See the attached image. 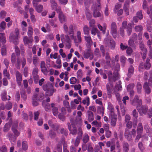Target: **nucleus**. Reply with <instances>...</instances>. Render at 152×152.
Masks as SVG:
<instances>
[{"instance_id": "4468645a", "label": "nucleus", "mask_w": 152, "mask_h": 152, "mask_svg": "<svg viewBox=\"0 0 152 152\" xmlns=\"http://www.w3.org/2000/svg\"><path fill=\"white\" fill-rule=\"evenodd\" d=\"M139 47L140 50L143 53H147V49L145 47L143 42L142 41H140L139 42Z\"/></svg>"}, {"instance_id": "1a4fd4ad", "label": "nucleus", "mask_w": 152, "mask_h": 152, "mask_svg": "<svg viewBox=\"0 0 152 152\" xmlns=\"http://www.w3.org/2000/svg\"><path fill=\"white\" fill-rule=\"evenodd\" d=\"M124 135L128 140L130 141L132 140V135L130 134L129 130L127 129H126L125 130Z\"/></svg>"}, {"instance_id": "de8ad7c7", "label": "nucleus", "mask_w": 152, "mask_h": 152, "mask_svg": "<svg viewBox=\"0 0 152 152\" xmlns=\"http://www.w3.org/2000/svg\"><path fill=\"white\" fill-rule=\"evenodd\" d=\"M140 19H141L142 18V15L141 11H139L137 12V16Z\"/></svg>"}, {"instance_id": "4d7b16f0", "label": "nucleus", "mask_w": 152, "mask_h": 152, "mask_svg": "<svg viewBox=\"0 0 152 152\" xmlns=\"http://www.w3.org/2000/svg\"><path fill=\"white\" fill-rule=\"evenodd\" d=\"M58 118L60 120L62 121H64L65 118V117L64 115H63L61 113H59L58 115Z\"/></svg>"}, {"instance_id": "9b49d317", "label": "nucleus", "mask_w": 152, "mask_h": 152, "mask_svg": "<svg viewBox=\"0 0 152 152\" xmlns=\"http://www.w3.org/2000/svg\"><path fill=\"white\" fill-rule=\"evenodd\" d=\"M15 75L18 84L20 86L22 80V75L18 71L16 72Z\"/></svg>"}, {"instance_id": "603ef678", "label": "nucleus", "mask_w": 152, "mask_h": 152, "mask_svg": "<svg viewBox=\"0 0 152 152\" xmlns=\"http://www.w3.org/2000/svg\"><path fill=\"white\" fill-rule=\"evenodd\" d=\"M70 132V133L73 135H75L77 133V129H70L69 130Z\"/></svg>"}, {"instance_id": "4c0bfd02", "label": "nucleus", "mask_w": 152, "mask_h": 152, "mask_svg": "<svg viewBox=\"0 0 152 152\" xmlns=\"http://www.w3.org/2000/svg\"><path fill=\"white\" fill-rule=\"evenodd\" d=\"M16 57L15 53L12 54L11 57V61L12 64H14L16 61Z\"/></svg>"}, {"instance_id": "a878e982", "label": "nucleus", "mask_w": 152, "mask_h": 152, "mask_svg": "<svg viewBox=\"0 0 152 152\" xmlns=\"http://www.w3.org/2000/svg\"><path fill=\"white\" fill-rule=\"evenodd\" d=\"M56 133L55 131L53 130H50L49 131V136L51 139H54L56 136Z\"/></svg>"}, {"instance_id": "c03bdc74", "label": "nucleus", "mask_w": 152, "mask_h": 152, "mask_svg": "<svg viewBox=\"0 0 152 152\" xmlns=\"http://www.w3.org/2000/svg\"><path fill=\"white\" fill-rule=\"evenodd\" d=\"M100 32L96 28H93L91 31V34L94 35H96V33H98Z\"/></svg>"}, {"instance_id": "338daca9", "label": "nucleus", "mask_w": 152, "mask_h": 152, "mask_svg": "<svg viewBox=\"0 0 152 152\" xmlns=\"http://www.w3.org/2000/svg\"><path fill=\"white\" fill-rule=\"evenodd\" d=\"M39 113L38 111H37L34 113V119L35 120H37L38 118Z\"/></svg>"}, {"instance_id": "0eeeda50", "label": "nucleus", "mask_w": 152, "mask_h": 152, "mask_svg": "<svg viewBox=\"0 0 152 152\" xmlns=\"http://www.w3.org/2000/svg\"><path fill=\"white\" fill-rule=\"evenodd\" d=\"M144 129L149 136H152V128L150 127L147 124H145L144 126Z\"/></svg>"}, {"instance_id": "3c124183", "label": "nucleus", "mask_w": 152, "mask_h": 152, "mask_svg": "<svg viewBox=\"0 0 152 152\" xmlns=\"http://www.w3.org/2000/svg\"><path fill=\"white\" fill-rule=\"evenodd\" d=\"M77 81L76 78L74 77H72L70 80V83L72 84L75 83Z\"/></svg>"}, {"instance_id": "412c9836", "label": "nucleus", "mask_w": 152, "mask_h": 152, "mask_svg": "<svg viewBox=\"0 0 152 152\" xmlns=\"http://www.w3.org/2000/svg\"><path fill=\"white\" fill-rule=\"evenodd\" d=\"M143 132V127L141 123H139L138 125L137 133V134H142Z\"/></svg>"}, {"instance_id": "473e14b6", "label": "nucleus", "mask_w": 152, "mask_h": 152, "mask_svg": "<svg viewBox=\"0 0 152 152\" xmlns=\"http://www.w3.org/2000/svg\"><path fill=\"white\" fill-rule=\"evenodd\" d=\"M86 13L87 19L88 20H90L91 18V15L89 12V10L86 8Z\"/></svg>"}, {"instance_id": "f8f14e48", "label": "nucleus", "mask_w": 152, "mask_h": 152, "mask_svg": "<svg viewBox=\"0 0 152 152\" xmlns=\"http://www.w3.org/2000/svg\"><path fill=\"white\" fill-rule=\"evenodd\" d=\"M97 10V7H94L93 10V15L95 18L99 17L101 16V13Z\"/></svg>"}, {"instance_id": "c9c22d12", "label": "nucleus", "mask_w": 152, "mask_h": 152, "mask_svg": "<svg viewBox=\"0 0 152 152\" xmlns=\"http://www.w3.org/2000/svg\"><path fill=\"white\" fill-rule=\"evenodd\" d=\"M106 88L107 94L110 95L112 91V88H110V85L108 84H107L106 85Z\"/></svg>"}, {"instance_id": "ddd939ff", "label": "nucleus", "mask_w": 152, "mask_h": 152, "mask_svg": "<svg viewBox=\"0 0 152 152\" xmlns=\"http://www.w3.org/2000/svg\"><path fill=\"white\" fill-rule=\"evenodd\" d=\"M89 137L88 135L87 134H85L83 137V144L82 147H83V149L84 147L85 146V148H86V143L88 142L89 141Z\"/></svg>"}, {"instance_id": "052dcab7", "label": "nucleus", "mask_w": 152, "mask_h": 152, "mask_svg": "<svg viewBox=\"0 0 152 152\" xmlns=\"http://www.w3.org/2000/svg\"><path fill=\"white\" fill-rule=\"evenodd\" d=\"M5 107L7 109H10L12 107V104L11 102H9L6 105Z\"/></svg>"}, {"instance_id": "6ab92c4d", "label": "nucleus", "mask_w": 152, "mask_h": 152, "mask_svg": "<svg viewBox=\"0 0 152 152\" xmlns=\"http://www.w3.org/2000/svg\"><path fill=\"white\" fill-rule=\"evenodd\" d=\"M20 93L21 97L24 101H26L27 99V96L25 90L23 89L20 90Z\"/></svg>"}, {"instance_id": "864d4df0", "label": "nucleus", "mask_w": 152, "mask_h": 152, "mask_svg": "<svg viewBox=\"0 0 152 152\" xmlns=\"http://www.w3.org/2000/svg\"><path fill=\"white\" fill-rule=\"evenodd\" d=\"M69 34H72V35L74 34V31H73V27L72 25H71L70 26L69 28Z\"/></svg>"}, {"instance_id": "c85d7f7f", "label": "nucleus", "mask_w": 152, "mask_h": 152, "mask_svg": "<svg viewBox=\"0 0 152 152\" xmlns=\"http://www.w3.org/2000/svg\"><path fill=\"white\" fill-rule=\"evenodd\" d=\"M10 124L6 123L4 126L3 131L4 132H7L8 131L10 128Z\"/></svg>"}, {"instance_id": "c756f323", "label": "nucleus", "mask_w": 152, "mask_h": 152, "mask_svg": "<svg viewBox=\"0 0 152 152\" xmlns=\"http://www.w3.org/2000/svg\"><path fill=\"white\" fill-rule=\"evenodd\" d=\"M50 2L51 4V6L53 9L55 10L57 8V4L55 2V0H50Z\"/></svg>"}, {"instance_id": "7c9ffc66", "label": "nucleus", "mask_w": 152, "mask_h": 152, "mask_svg": "<svg viewBox=\"0 0 152 152\" xmlns=\"http://www.w3.org/2000/svg\"><path fill=\"white\" fill-rule=\"evenodd\" d=\"M21 61V60L19 58V56L17 57V62L15 66L18 69H20V68Z\"/></svg>"}, {"instance_id": "49530a36", "label": "nucleus", "mask_w": 152, "mask_h": 152, "mask_svg": "<svg viewBox=\"0 0 152 152\" xmlns=\"http://www.w3.org/2000/svg\"><path fill=\"white\" fill-rule=\"evenodd\" d=\"M83 31L85 34H89V28L87 26H85L83 27Z\"/></svg>"}, {"instance_id": "e2e57ef3", "label": "nucleus", "mask_w": 152, "mask_h": 152, "mask_svg": "<svg viewBox=\"0 0 152 152\" xmlns=\"http://www.w3.org/2000/svg\"><path fill=\"white\" fill-rule=\"evenodd\" d=\"M22 116L23 118L26 121H27L28 119V115L26 113L23 112H22Z\"/></svg>"}, {"instance_id": "393cba45", "label": "nucleus", "mask_w": 152, "mask_h": 152, "mask_svg": "<svg viewBox=\"0 0 152 152\" xmlns=\"http://www.w3.org/2000/svg\"><path fill=\"white\" fill-rule=\"evenodd\" d=\"M0 42H1L3 44H4L6 42L4 34V33H0Z\"/></svg>"}, {"instance_id": "423d86ee", "label": "nucleus", "mask_w": 152, "mask_h": 152, "mask_svg": "<svg viewBox=\"0 0 152 152\" xmlns=\"http://www.w3.org/2000/svg\"><path fill=\"white\" fill-rule=\"evenodd\" d=\"M134 72V68L132 65H130L129 68L128 69V72L127 73L128 77L126 78V80L128 81L129 80V78L131 77L133 75Z\"/></svg>"}, {"instance_id": "0e129e2a", "label": "nucleus", "mask_w": 152, "mask_h": 152, "mask_svg": "<svg viewBox=\"0 0 152 152\" xmlns=\"http://www.w3.org/2000/svg\"><path fill=\"white\" fill-rule=\"evenodd\" d=\"M132 115L135 118V119H137L138 117V113L136 109H134L133 110Z\"/></svg>"}, {"instance_id": "a211bd4d", "label": "nucleus", "mask_w": 152, "mask_h": 152, "mask_svg": "<svg viewBox=\"0 0 152 152\" xmlns=\"http://www.w3.org/2000/svg\"><path fill=\"white\" fill-rule=\"evenodd\" d=\"M123 151L125 152H128L129 149V145L126 142H124L123 144Z\"/></svg>"}, {"instance_id": "09e8293b", "label": "nucleus", "mask_w": 152, "mask_h": 152, "mask_svg": "<svg viewBox=\"0 0 152 152\" xmlns=\"http://www.w3.org/2000/svg\"><path fill=\"white\" fill-rule=\"evenodd\" d=\"M121 4H117L115 6V9L114 12L115 13H116L117 12V10H118L121 7Z\"/></svg>"}, {"instance_id": "7ed1b4c3", "label": "nucleus", "mask_w": 152, "mask_h": 152, "mask_svg": "<svg viewBox=\"0 0 152 152\" xmlns=\"http://www.w3.org/2000/svg\"><path fill=\"white\" fill-rule=\"evenodd\" d=\"M117 28L115 23L114 22H112L111 25V30L112 35L114 38H115L117 37Z\"/></svg>"}, {"instance_id": "72a5a7b5", "label": "nucleus", "mask_w": 152, "mask_h": 152, "mask_svg": "<svg viewBox=\"0 0 152 152\" xmlns=\"http://www.w3.org/2000/svg\"><path fill=\"white\" fill-rule=\"evenodd\" d=\"M134 86V84L133 83L129 84L127 86V91H129L131 90H132Z\"/></svg>"}, {"instance_id": "aec40b11", "label": "nucleus", "mask_w": 152, "mask_h": 152, "mask_svg": "<svg viewBox=\"0 0 152 152\" xmlns=\"http://www.w3.org/2000/svg\"><path fill=\"white\" fill-rule=\"evenodd\" d=\"M59 20L61 23H63L66 21V17L63 12L60 13L58 15Z\"/></svg>"}, {"instance_id": "20e7f679", "label": "nucleus", "mask_w": 152, "mask_h": 152, "mask_svg": "<svg viewBox=\"0 0 152 152\" xmlns=\"http://www.w3.org/2000/svg\"><path fill=\"white\" fill-rule=\"evenodd\" d=\"M137 109L140 115L142 114H146L148 110V108L145 106L139 105L137 106Z\"/></svg>"}, {"instance_id": "774afa93", "label": "nucleus", "mask_w": 152, "mask_h": 152, "mask_svg": "<svg viewBox=\"0 0 152 152\" xmlns=\"http://www.w3.org/2000/svg\"><path fill=\"white\" fill-rule=\"evenodd\" d=\"M88 152H93L94 151L93 148L91 146V145L90 144H88Z\"/></svg>"}, {"instance_id": "e433bc0d", "label": "nucleus", "mask_w": 152, "mask_h": 152, "mask_svg": "<svg viewBox=\"0 0 152 152\" xmlns=\"http://www.w3.org/2000/svg\"><path fill=\"white\" fill-rule=\"evenodd\" d=\"M134 29L136 31L140 32L142 30L143 27L141 25L137 26L135 27Z\"/></svg>"}, {"instance_id": "79ce46f5", "label": "nucleus", "mask_w": 152, "mask_h": 152, "mask_svg": "<svg viewBox=\"0 0 152 152\" xmlns=\"http://www.w3.org/2000/svg\"><path fill=\"white\" fill-rule=\"evenodd\" d=\"M126 59V57L123 56H121L120 57V61L122 64V66H124L125 65Z\"/></svg>"}, {"instance_id": "ea45409f", "label": "nucleus", "mask_w": 152, "mask_h": 152, "mask_svg": "<svg viewBox=\"0 0 152 152\" xmlns=\"http://www.w3.org/2000/svg\"><path fill=\"white\" fill-rule=\"evenodd\" d=\"M104 108L102 106H98L97 107V112L98 113H101L102 112L104 111Z\"/></svg>"}, {"instance_id": "5fc2aeb1", "label": "nucleus", "mask_w": 152, "mask_h": 152, "mask_svg": "<svg viewBox=\"0 0 152 152\" xmlns=\"http://www.w3.org/2000/svg\"><path fill=\"white\" fill-rule=\"evenodd\" d=\"M15 50L17 56H19L20 55V51L19 48L16 45L15 46Z\"/></svg>"}, {"instance_id": "13d9d810", "label": "nucleus", "mask_w": 152, "mask_h": 152, "mask_svg": "<svg viewBox=\"0 0 152 152\" xmlns=\"http://www.w3.org/2000/svg\"><path fill=\"white\" fill-rule=\"evenodd\" d=\"M45 110L47 111H48L49 110H50V106L49 103L46 104L44 106Z\"/></svg>"}, {"instance_id": "58836bf2", "label": "nucleus", "mask_w": 152, "mask_h": 152, "mask_svg": "<svg viewBox=\"0 0 152 152\" xmlns=\"http://www.w3.org/2000/svg\"><path fill=\"white\" fill-rule=\"evenodd\" d=\"M22 149L24 151H26L28 148V145L26 141H23L22 142Z\"/></svg>"}, {"instance_id": "39448f33", "label": "nucleus", "mask_w": 152, "mask_h": 152, "mask_svg": "<svg viewBox=\"0 0 152 152\" xmlns=\"http://www.w3.org/2000/svg\"><path fill=\"white\" fill-rule=\"evenodd\" d=\"M142 100L141 99H139V98L137 96H135L134 99L132 101V104L134 106H139L142 105Z\"/></svg>"}, {"instance_id": "f704fd0d", "label": "nucleus", "mask_w": 152, "mask_h": 152, "mask_svg": "<svg viewBox=\"0 0 152 152\" xmlns=\"http://www.w3.org/2000/svg\"><path fill=\"white\" fill-rule=\"evenodd\" d=\"M34 79V82L35 83L37 84L38 83V80L39 79V76L37 74H32Z\"/></svg>"}, {"instance_id": "37998d69", "label": "nucleus", "mask_w": 152, "mask_h": 152, "mask_svg": "<svg viewBox=\"0 0 152 152\" xmlns=\"http://www.w3.org/2000/svg\"><path fill=\"white\" fill-rule=\"evenodd\" d=\"M100 50L102 52L103 56H104L105 55V48L103 45H101L100 47Z\"/></svg>"}, {"instance_id": "680f3d73", "label": "nucleus", "mask_w": 152, "mask_h": 152, "mask_svg": "<svg viewBox=\"0 0 152 152\" xmlns=\"http://www.w3.org/2000/svg\"><path fill=\"white\" fill-rule=\"evenodd\" d=\"M6 15V12L4 11H2L0 13V17L2 19H3Z\"/></svg>"}, {"instance_id": "2f4dec72", "label": "nucleus", "mask_w": 152, "mask_h": 152, "mask_svg": "<svg viewBox=\"0 0 152 152\" xmlns=\"http://www.w3.org/2000/svg\"><path fill=\"white\" fill-rule=\"evenodd\" d=\"M137 91L138 93L140 94L141 92L142 85L139 82L137 83Z\"/></svg>"}, {"instance_id": "bb28decb", "label": "nucleus", "mask_w": 152, "mask_h": 152, "mask_svg": "<svg viewBox=\"0 0 152 152\" xmlns=\"http://www.w3.org/2000/svg\"><path fill=\"white\" fill-rule=\"evenodd\" d=\"M108 41L110 43L111 48L112 49H114L115 46V42L113 39H108Z\"/></svg>"}, {"instance_id": "6e6d98bb", "label": "nucleus", "mask_w": 152, "mask_h": 152, "mask_svg": "<svg viewBox=\"0 0 152 152\" xmlns=\"http://www.w3.org/2000/svg\"><path fill=\"white\" fill-rule=\"evenodd\" d=\"M12 131L16 137H18L19 135L20 132L17 130V129L12 130Z\"/></svg>"}, {"instance_id": "9d476101", "label": "nucleus", "mask_w": 152, "mask_h": 152, "mask_svg": "<svg viewBox=\"0 0 152 152\" xmlns=\"http://www.w3.org/2000/svg\"><path fill=\"white\" fill-rule=\"evenodd\" d=\"M84 57L86 58H88L89 57L93 58V53L91 51V48H89L87 50V51L84 53Z\"/></svg>"}, {"instance_id": "f257e3e1", "label": "nucleus", "mask_w": 152, "mask_h": 152, "mask_svg": "<svg viewBox=\"0 0 152 152\" xmlns=\"http://www.w3.org/2000/svg\"><path fill=\"white\" fill-rule=\"evenodd\" d=\"M42 88L44 91H46L45 93L46 98H47L48 96H50L53 95L54 92L56 91V90L53 89L52 84L49 83L43 85Z\"/></svg>"}, {"instance_id": "4be33fe9", "label": "nucleus", "mask_w": 152, "mask_h": 152, "mask_svg": "<svg viewBox=\"0 0 152 152\" xmlns=\"http://www.w3.org/2000/svg\"><path fill=\"white\" fill-rule=\"evenodd\" d=\"M7 136L8 137L10 141H12L13 142L15 141L16 139V136L12 133H8L7 134Z\"/></svg>"}, {"instance_id": "f3484780", "label": "nucleus", "mask_w": 152, "mask_h": 152, "mask_svg": "<svg viewBox=\"0 0 152 152\" xmlns=\"http://www.w3.org/2000/svg\"><path fill=\"white\" fill-rule=\"evenodd\" d=\"M88 115V120L90 121H93L94 119V115L92 112L91 111L88 110L87 111Z\"/></svg>"}, {"instance_id": "dca6fc26", "label": "nucleus", "mask_w": 152, "mask_h": 152, "mask_svg": "<svg viewBox=\"0 0 152 152\" xmlns=\"http://www.w3.org/2000/svg\"><path fill=\"white\" fill-rule=\"evenodd\" d=\"M33 7H35V9L38 12L40 13L41 12L43 9V7L41 4L38 5L37 4L33 5Z\"/></svg>"}, {"instance_id": "69168bd1", "label": "nucleus", "mask_w": 152, "mask_h": 152, "mask_svg": "<svg viewBox=\"0 0 152 152\" xmlns=\"http://www.w3.org/2000/svg\"><path fill=\"white\" fill-rule=\"evenodd\" d=\"M134 40H133L132 39H129L128 41V44L129 46L133 47L134 46Z\"/></svg>"}, {"instance_id": "8fccbe9b", "label": "nucleus", "mask_w": 152, "mask_h": 152, "mask_svg": "<svg viewBox=\"0 0 152 152\" xmlns=\"http://www.w3.org/2000/svg\"><path fill=\"white\" fill-rule=\"evenodd\" d=\"M18 126V122H14L13 125L12 127V130L17 129Z\"/></svg>"}, {"instance_id": "5701e85b", "label": "nucleus", "mask_w": 152, "mask_h": 152, "mask_svg": "<svg viewBox=\"0 0 152 152\" xmlns=\"http://www.w3.org/2000/svg\"><path fill=\"white\" fill-rule=\"evenodd\" d=\"M150 59L147 58L146 61L145 62L144 64V66L145 68L146 69H150L151 66V64L149 62Z\"/></svg>"}, {"instance_id": "bf43d9fd", "label": "nucleus", "mask_w": 152, "mask_h": 152, "mask_svg": "<svg viewBox=\"0 0 152 152\" xmlns=\"http://www.w3.org/2000/svg\"><path fill=\"white\" fill-rule=\"evenodd\" d=\"M56 149L58 152H62V146L61 144H57Z\"/></svg>"}, {"instance_id": "a18cd8bd", "label": "nucleus", "mask_w": 152, "mask_h": 152, "mask_svg": "<svg viewBox=\"0 0 152 152\" xmlns=\"http://www.w3.org/2000/svg\"><path fill=\"white\" fill-rule=\"evenodd\" d=\"M53 113L54 116H56L58 113V108L56 107H54L52 109Z\"/></svg>"}, {"instance_id": "2eb2a0df", "label": "nucleus", "mask_w": 152, "mask_h": 152, "mask_svg": "<svg viewBox=\"0 0 152 152\" xmlns=\"http://www.w3.org/2000/svg\"><path fill=\"white\" fill-rule=\"evenodd\" d=\"M78 121L77 118H76L75 121H74V118H71L70 119V121L71 123V125L72 126L73 129H77L75 125L77 124H78L77 121Z\"/></svg>"}, {"instance_id": "b1692460", "label": "nucleus", "mask_w": 152, "mask_h": 152, "mask_svg": "<svg viewBox=\"0 0 152 152\" xmlns=\"http://www.w3.org/2000/svg\"><path fill=\"white\" fill-rule=\"evenodd\" d=\"M105 59L107 64V65H110V64L111 58L109 55V53L108 52L106 53V54Z\"/></svg>"}, {"instance_id": "f03ea898", "label": "nucleus", "mask_w": 152, "mask_h": 152, "mask_svg": "<svg viewBox=\"0 0 152 152\" xmlns=\"http://www.w3.org/2000/svg\"><path fill=\"white\" fill-rule=\"evenodd\" d=\"M15 34H11L10 36V41L13 42L15 45H17L18 43V36L19 35V31L18 28L15 29Z\"/></svg>"}, {"instance_id": "6e6552de", "label": "nucleus", "mask_w": 152, "mask_h": 152, "mask_svg": "<svg viewBox=\"0 0 152 152\" xmlns=\"http://www.w3.org/2000/svg\"><path fill=\"white\" fill-rule=\"evenodd\" d=\"M143 87L145 90V94H148L150 93L151 91V90L149 87L147 82H146L144 83Z\"/></svg>"}, {"instance_id": "cd10ccee", "label": "nucleus", "mask_w": 152, "mask_h": 152, "mask_svg": "<svg viewBox=\"0 0 152 152\" xmlns=\"http://www.w3.org/2000/svg\"><path fill=\"white\" fill-rule=\"evenodd\" d=\"M121 84V81L120 80L119 81L118 83H116V85H115V88L116 89L119 91L122 88Z\"/></svg>"}, {"instance_id": "a19ab883", "label": "nucleus", "mask_w": 152, "mask_h": 152, "mask_svg": "<svg viewBox=\"0 0 152 152\" xmlns=\"http://www.w3.org/2000/svg\"><path fill=\"white\" fill-rule=\"evenodd\" d=\"M60 132L63 134L65 136H67L68 134V131L67 129L65 130L64 128H62L61 129Z\"/></svg>"}]
</instances>
